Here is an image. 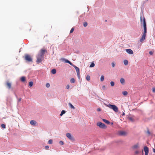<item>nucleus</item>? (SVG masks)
<instances>
[{"mask_svg":"<svg viewBox=\"0 0 155 155\" xmlns=\"http://www.w3.org/2000/svg\"><path fill=\"white\" fill-rule=\"evenodd\" d=\"M29 85L30 87H32L33 85V83L32 81H31L29 83Z\"/></svg>","mask_w":155,"mask_h":155,"instance_id":"27","label":"nucleus"},{"mask_svg":"<svg viewBox=\"0 0 155 155\" xmlns=\"http://www.w3.org/2000/svg\"><path fill=\"white\" fill-rule=\"evenodd\" d=\"M95 65V64L93 62L91 63V64L90 66V67H93Z\"/></svg>","mask_w":155,"mask_h":155,"instance_id":"25","label":"nucleus"},{"mask_svg":"<svg viewBox=\"0 0 155 155\" xmlns=\"http://www.w3.org/2000/svg\"><path fill=\"white\" fill-rule=\"evenodd\" d=\"M149 54L150 55H152L153 54V53L152 51H150L149 52Z\"/></svg>","mask_w":155,"mask_h":155,"instance_id":"42","label":"nucleus"},{"mask_svg":"<svg viewBox=\"0 0 155 155\" xmlns=\"http://www.w3.org/2000/svg\"><path fill=\"white\" fill-rule=\"evenodd\" d=\"M152 91L153 92H155V88H153L152 89Z\"/></svg>","mask_w":155,"mask_h":155,"instance_id":"38","label":"nucleus"},{"mask_svg":"<svg viewBox=\"0 0 155 155\" xmlns=\"http://www.w3.org/2000/svg\"><path fill=\"white\" fill-rule=\"evenodd\" d=\"M6 85L9 89L11 88V83L9 81H7L6 83Z\"/></svg>","mask_w":155,"mask_h":155,"instance_id":"10","label":"nucleus"},{"mask_svg":"<svg viewBox=\"0 0 155 155\" xmlns=\"http://www.w3.org/2000/svg\"><path fill=\"white\" fill-rule=\"evenodd\" d=\"M66 136L70 140H74V137L72 136L70 133H67L66 134Z\"/></svg>","mask_w":155,"mask_h":155,"instance_id":"8","label":"nucleus"},{"mask_svg":"<svg viewBox=\"0 0 155 155\" xmlns=\"http://www.w3.org/2000/svg\"><path fill=\"white\" fill-rule=\"evenodd\" d=\"M110 84L111 86L112 87L114 86V83L113 81H111Z\"/></svg>","mask_w":155,"mask_h":155,"instance_id":"28","label":"nucleus"},{"mask_svg":"<svg viewBox=\"0 0 155 155\" xmlns=\"http://www.w3.org/2000/svg\"><path fill=\"white\" fill-rule=\"evenodd\" d=\"M120 82L122 84H124L125 83V80L123 78H121L120 79Z\"/></svg>","mask_w":155,"mask_h":155,"instance_id":"15","label":"nucleus"},{"mask_svg":"<svg viewBox=\"0 0 155 155\" xmlns=\"http://www.w3.org/2000/svg\"><path fill=\"white\" fill-rule=\"evenodd\" d=\"M46 86L48 88L49 87H50L49 84L48 83H47L46 84Z\"/></svg>","mask_w":155,"mask_h":155,"instance_id":"32","label":"nucleus"},{"mask_svg":"<svg viewBox=\"0 0 155 155\" xmlns=\"http://www.w3.org/2000/svg\"><path fill=\"white\" fill-rule=\"evenodd\" d=\"M59 143L61 145H62L64 144V143L62 141H60L59 142Z\"/></svg>","mask_w":155,"mask_h":155,"instance_id":"35","label":"nucleus"},{"mask_svg":"<svg viewBox=\"0 0 155 155\" xmlns=\"http://www.w3.org/2000/svg\"><path fill=\"white\" fill-rule=\"evenodd\" d=\"M130 120H132V118H130Z\"/></svg>","mask_w":155,"mask_h":155,"instance_id":"47","label":"nucleus"},{"mask_svg":"<svg viewBox=\"0 0 155 155\" xmlns=\"http://www.w3.org/2000/svg\"><path fill=\"white\" fill-rule=\"evenodd\" d=\"M127 133L124 131H120L118 132V134L120 136H124L127 134Z\"/></svg>","mask_w":155,"mask_h":155,"instance_id":"7","label":"nucleus"},{"mask_svg":"<svg viewBox=\"0 0 155 155\" xmlns=\"http://www.w3.org/2000/svg\"><path fill=\"white\" fill-rule=\"evenodd\" d=\"M1 127L3 128H5V125L4 124H2L1 125Z\"/></svg>","mask_w":155,"mask_h":155,"instance_id":"29","label":"nucleus"},{"mask_svg":"<svg viewBox=\"0 0 155 155\" xmlns=\"http://www.w3.org/2000/svg\"><path fill=\"white\" fill-rule=\"evenodd\" d=\"M86 80L88 81H89L90 80V76L89 75H87L86 76Z\"/></svg>","mask_w":155,"mask_h":155,"instance_id":"23","label":"nucleus"},{"mask_svg":"<svg viewBox=\"0 0 155 155\" xmlns=\"http://www.w3.org/2000/svg\"><path fill=\"white\" fill-rule=\"evenodd\" d=\"M21 80L22 82H24L25 81V77H22L21 78Z\"/></svg>","mask_w":155,"mask_h":155,"instance_id":"19","label":"nucleus"},{"mask_svg":"<svg viewBox=\"0 0 155 155\" xmlns=\"http://www.w3.org/2000/svg\"><path fill=\"white\" fill-rule=\"evenodd\" d=\"M106 106L110 108L113 109L115 112H117L118 110V107L115 105L109 104L106 105Z\"/></svg>","mask_w":155,"mask_h":155,"instance_id":"3","label":"nucleus"},{"mask_svg":"<svg viewBox=\"0 0 155 155\" xmlns=\"http://www.w3.org/2000/svg\"><path fill=\"white\" fill-rule=\"evenodd\" d=\"M45 148L46 149H48L49 148V147L48 146H45Z\"/></svg>","mask_w":155,"mask_h":155,"instance_id":"40","label":"nucleus"},{"mask_svg":"<svg viewBox=\"0 0 155 155\" xmlns=\"http://www.w3.org/2000/svg\"><path fill=\"white\" fill-rule=\"evenodd\" d=\"M123 114H124V113H123Z\"/></svg>","mask_w":155,"mask_h":155,"instance_id":"48","label":"nucleus"},{"mask_svg":"<svg viewBox=\"0 0 155 155\" xmlns=\"http://www.w3.org/2000/svg\"><path fill=\"white\" fill-rule=\"evenodd\" d=\"M139 152L138 150H136L135 152V153L136 154H139Z\"/></svg>","mask_w":155,"mask_h":155,"instance_id":"34","label":"nucleus"},{"mask_svg":"<svg viewBox=\"0 0 155 155\" xmlns=\"http://www.w3.org/2000/svg\"><path fill=\"white\" fill-rule=\"evenodd\" d=\"M127 92L126 91H124L122 92V94L126 96L127 94Z\"/></svg>","mask_w":155,"mask_h":155,"instance_id":"20","label":"nucleus"},{"mask_svg":"<svg viewBox=\"0 0 155 155\" xmlns=\"http://www.w3.org/2000/svg\"><path fill=\"white\" fill-rule=\"evenodd\" d=\"M74 31V28H72L71 29V30L70 31V33H72Z\"/></svg>","mask_w":155,"mask_h":155,"instance_id":"33","label":"nucleus"},{"mask_svg":"<svg viewBox=\"0 0 155 155\" xmlns=\"http://www.w3.org/2000/svg\"><path fill=\"white\" fill-rule=\"evenodd\" d=\"M126 51L129 54H134L133 51L131 49H126Z\"/></svg>","mask_w":155,"mask_h":155,"instance_id":"11","label":"nucleus"},{"mask_svg":"<svg viewBox=\"0 0 155 155\" xmlns=\"http://www.w3.org/2000/svg\"><path fill=\"white\" fill-rule=\"evenodd\" d=\"M143 22L144 31L142 35V37L140 39V42H142L144 40L146 36V34L147 33V26L146 23V21L145 19L143 16Z\"/></svg>","mask_w":155,"mask_h":155,"instance_id":"2","label":"nucleus"},{"mask_svg":"<svg viewBox=\"0 0 155 155\" xmlns=\"http://www.w3.org/2000/svg\"><path fill=\"white\" fill-rule=\"evenodd\" d=\"M102 88L104 90H105V86L104 85L102 86Z\"/></svg>","mask_w":155,"mask_h":155,"instance_id":"43","label":"nucleus"},{"mask_svg":"<svg viewBox=\"0 0 155 155\" xmlns=\"http://www.w3.org/2000/svg\"><path fill=\"white\" fill-rule=\"evenodd\" d=\"M70 87V85L69 84H67L66 86V88L68 89Z\"/></svg>","mask_w":155,"mask_h":155,"instance_id":"37","label":"nucleus"},{"mask_svg":"<svg viewBox=\"0 0 155 155\" xmlns=\"http://www.w3.org/2000/svg\"><path fill=\"white\" fill-rule=\"evenodd\" d=\"M103 120L104 122L106 124H109L110 123V122L109 121L106 119H103Z\"/></svg>","mask_w":155,"mask_h":155,"instance_id":"17","label":"nucleus"},{"mask_svg":"<svg viewBox=\"0 0 155 155\" xmlns=\"http://www.w3.org/2000/svg\"><path fill=\"white\" fill-rule=\"evenodd\" d=\"M144 150L145 152V155H148L149 153V149L147 146H145L144 147Z\"/></svg>","mask_w":155,"mask_h":155,"instance_id":"9","label":"nucleus"},{"mask_svg":"<svg viewBox=\"0 0 155 155\" xmlns=\"http://www.w3.org/2000/svg\"><path fill=\"white\" fill-rule=\"evenodd\" d=\"M153 152H154V153H155V149H154V148L153 149Z\"/></svg>","mask_w":155,"mask_h":155,"instance_id":"46","label":"nucleus"},{"mask_svg":"<svg viewBox=\"0 0 155 155\" xmlns=\"http://www.w3.org/2000/svg\"><path fill=\"white\" fill-rule=\"evenodd\" d=\"M140 21L142 23L143 22V20H142V18L141 16L140 17Z\"/></svg>","mask_w":155,"mask_h":155,"instance_id":"39","label":"nucleus"},{"mask_svg":"<svg viewBox=\"0 0 155 155\" xmlns=\"http://www.w3.org/2000/svg\"><path fill=\"white\" fill-rule=\"evenodd\" d=\"M139 147V144L137 143L132 147V148L133 149H137Z\"/></svg>","mask_w":155,"mask_h":155,"instance_id":"12","label":"nucleus"},{"mask_svg":"<svg viewBox=\"0 0 155 155\" xmlns=\"http://www.w3.org/2000/svg\"><path fill=\"white\" fill-rule=\"evenodd\" d=\"M112 67H114V66H115V64H114V62H112Z\"/></svg>","mask_w":155,"mask_h":155,"instance_id":"41","label":"nucleus"},{"mask_svg":"<svg viewBox=\"0 0 155 155\" xmlns=\"http://www.w3.org/2000/svg\"><path fill=\"white\" fill-rule=\"evenodd\" d=\"M37 122H36L34 120H31L30 122V124L33 125L35 126L36 125Z\"/></svg>","mask_w":155,"mask_h":155,"instance_id":"13","label":"nucleus"},{"mask_svg":"<svg viewBox=\"0 0 155 155\" xmlns=\"http://www.w3.org/2000/svg\"><path fill=\"white\" fill-rule=\"evenodd\" d=\"M97 110L98 111H101V109H100V108H98V109H97Z\"/></svg>","mask_w":155,"mask_h":155,"instance_id":"45","label":"nucleus"},{"mask_svg":"<svg viewBox=\"0 0 155 155\" xmlns=\"http://www.w3.org/2000/svg\"><path fill=\"white\" fill-rule=\"evenodd\" d=\"M77 73V75L78 78L80 77L79 68H75Z\"/></svg>","mask_w":155,"mask_h":155,"instance_id":"14","label":"nucleus"},{"mask_svg":"<svg viewBox=\"0 0 155 155\" xmlns=\"http://www.w3.org/2000/svg\"><path fill=\"white\" fill-rule=\"evenodd\" d=\"M60 60L61 61L64 62V63H67L69 64L73 67H74V68H78L77 67L73 65V64L72 63H71L70 61H69L67 59H66L64 58H61L60 59Z\"/></svg>","mask_w":155,"mask_h":155,"instance_id":"5","label":"nucleus"},{"mask_svg":"<svg viewBox=\"0 0 155 155\" xmlns=\"http://www.w3.org/2000/svg\"><path fill=\"white\" fill-rule=\"evenodd\" d=\"M147 133L149 135H150V132L149 130H147Z\"/></svg>","mask_w":155,"mask_h":155,"instance_id":"36","label":"nucleus"},{"mask_svg":"<svg viewBox=\"0 0 155 155\" xmlns=\"http://www.w3.org/2000/svg\"><path fill=\"white\" fill-rule=\"evenodd\" d=\"M56 70L55 69H53L51 71V73L53 74H55L56 73Z\"/></svg>","mask_w":155,"mask_h":155,"instance_id":"18","label":"nucleus"},{"mask_svg":"<svg viewBox=\"0 0 155 155\" xmlns=\"http://www.w3.org/2000/svg\"><path fill=\"white\" fill-rule=\"evenodd\" d=\"M65 111L64 110H62L61 111V114H60V115L61 116H62L64 114H65Z\"/></svg>","mask_w":155,"mask_h":155,"instance_id":"22","label":"nucleus"},{"mask_svg":"<svg viewBox=\"0 0 155 155\" xmlns=\"http://www.w3.org/2000/svg\"><path fill=\"white\" fill-rule=\"evenodd\" d=\"M25 60L28 62L32 61V59L31 56L28 54H25L24 57Z\"/></svg>","mask_w":155,"mask_h":155,"instance_id":"4","label":"nucleus"},{"mask_svg":"<svg viewBox=\"0 0 155 155\" xmlns=\"http://www.w3.org/2000/svg\"><path fill=\"white\" fill-rule=\"evenodd\" d=\"M48 143L49 144H51L52 143V140L51 139V140H50L49 141H48Z\"/></svg>","mask_w":155,"mask_h":155,"instance_id":"30","label":"nucleus"},{"mask_svg":"<svg viewBox=\"0 0 155 155\" xmlns=\"http://www.w3.org/2000/svg\"><path fill=\"white\" fill-rule=\"evenodd\" d=\"M97 125L100 128H106V126L103 123L101 122H98L97 123Z\"/></svg>","mask_w":155,"mask_h":155,"instance_id":"6","label":"nucleus"},{"mask_svg":"<svg viewBox=\"0 0 155 155\" xmlns=\"http://www.w3.org/2000/svg\"><path fill=\"white\" fill-rule=\"evenodd\" d=\"M70 82L72 83H74L75 82V80L74 78H72L70 80Z\"/></svg>","mask_w":155,"mask_h":155,"instance_id":"24","label":"nucleus"},{"mask_svg":"<svg viewBox=\"0 0 155 155\" xmlns=\"http://www.w3.org/2000/svg\"><path fill=\"white\" fill-rule=\"evenodd\" d=\"M21 98H19V99H18V102H20V101H21Z\"/></svg>","mask_w":155,"mask_h":155,"instance_id":"44","label":"nucleus"},{"mask_svg":"<svg viewBox=\"0 0 155 155\" xmlns=\"http://www.w3.org/2000/svg\"><path fill=\"white\" fill-rule=\"evenodd\" d=\"M47 50L46 49L42 48L40 51L39 53L36 56V62L38 63L41 62L44 59V54L47 53Z\"/></svg>","mask_w":155,"mask_h":155,"instance_id":"1","label":"nucleus"},{"mask_svg":"<svg viewBox=\"0 0 155 155\" xmlns=\"http://www.w3.org/2000/svg\"><path fill=\"white\" fill-rule=\"evenodd\" d=\"M124 63L125 65H127L128 64V61L127 60H125L124 61Z\"/></svg>","mask_w":155,"mask_h":155,"instance_id":"21","label":"nucleus"},{"mask_svg":"<svg viewBox=\"0 0 155 155\" xmlns=\"http://www.w3.org/2000/svg\"><path fill=\"white\" fill-rule=\"evenodd\" d=\"M104 79V76L103 75H102L101 77V81H103Z\"/></svg>","mask_w":155,"mask_h":155,"instance_id":"26","label":"nucleus"},{"mask_svg":"<svg viewBox=\"0 0 155 155\" xmlns=\"http://www.w3.org/2000/svg\"><path fill=\"white\" fill-rule=\"evenodd\" d=\"M142 152H143V150H142Z\"/></svg>","mask_w":155,"mask_h":155,"instance_id":"49","label":"nucleus"},{"mask_svg":"<svg viewBox=\"0 0 155 155\" xmlns=\"http://www.w3.org/2000/svg\"><path fill=\"white\" fill-rule=\"evenodd\" d=\"M68 105L69 107L72 109H75V107L72 105V104L71 103H69L68 104Z\"/></svg>","mask_w":155,"mask_h":155,"instance_id":"16","label":"nucleus"},{"mask_svg":"<svg viewBox=\"0 0 155 155\" xmlns=\"http://www.w3.org/2000/svg\"><path fill=\"white\" fill-rule=\"evenodd\" d=\"M83 25H84V27L87 26V23L86 22H84V23Z\"/></svg>","mask_w":155,"mask_h":155,"instance_id":"31","label":"nucleus"}]
</instances>
